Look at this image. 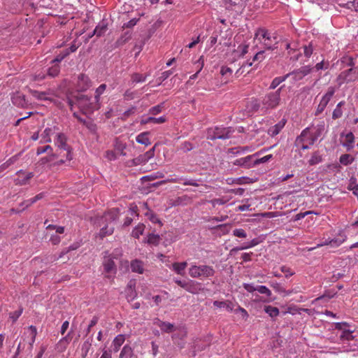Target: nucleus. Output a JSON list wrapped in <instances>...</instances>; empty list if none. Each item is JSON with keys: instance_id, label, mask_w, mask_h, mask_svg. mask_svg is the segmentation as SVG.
<instances>
[{"instance_id": "obj_1", "label": "nucleus", "mask_w": 358, "mask_h": 358, "mask_svg": "<svg viewBox=\"0 0 358 358\" xmlns=\"http://www.w3.org/2000/svg\"><path fill=\"white\" fill-rule=\"evenodd\" d=\"M66 101L71 110H73L74 106L76 105L85 115H91L101 107V103L98 101L87 95L76 96L73 98L67 96Z\"/></svg>"}, {"instance_id": "obj_2", "label": "nucleus", "mask_w": 358, "mask_h": 358, "mask_svg": "<svg viewBox=\"0 0 358 358\" xmlns=\"http://www.w3.org/2000/svg\"><path fill=\"white\" fill-rule=\"evenodd\" d=\"M255 38L266 50H273L278 48V40L276 32H271L265 28H259L255 33Z\"/></svg>"}, {"instance_id": "obj_3", "label": "nucleus", "mask_w": 358, "mask_h": 358, "mask_svg": "<svg viewBox=\"0 0 358 358\" xmlns=\"http://www.w3.org/2000/svg\"><path fill=\"white\" fill-rule=\"evenodd\" d=\"M215 273L214 268L206 264L196 265L192 263L189 268V275L192 278L208 279L214 276Z\"/></svg>"}, {"instance_id": "obj_4", "label": "nucleus", "mask_w": 358, "mask_h": 358, "mask_svg": "<svg viewBox=\"0 0 358 358\" xmlns=\"http://www.w3.org/2000/svg\"><path fill=\"white\" fill-rule=\"evenodd\" d=\"M67 138L65 134L58 133L55 140V144L57 147V154L59 157H66L70 162L73 159L71 147L67 144Z\"/></svg>"}, {"instance_id": "obj_5", "label": "nucleus", "mask_w": 358, "mask_h": 358, "mask_svg": "<svg viewBox=\"0 0 358 358\" xmlns=\"http://www.w3.org/2000/svg\"><path fill=\"white\" fill-rule=\"evenodd\" d=\"M285 85L280 87L275 91L266 93L262 100V108L272 110L276 108L281 101L280 94Z\"/></svg>"}, {"instance_id": "obj_6", "label": "nucleus", "mask_w": 358, "mask_h": 358, "mask_svg": "<svg viewBox=\"0 0 358 358\" xmlns=\"http://www.w3.org/2000/svg\"><path fill=\"white\" fill-rule=\"evenodd\" d=\"M234 131L231 127H215L207 130L206 137L210 141L226 140L231 138Z\"/></svg>"}, {"instance_id": "obj_7", "label": "nucleus", "mask_w": 358, "mask_h": 358, "mask_svg": "<svg viewBox=\"0 0 358 358\" xmlns=\"http://www.w3.org/2000/svg\"><path fill=\"white\" fill-rule=\"evenodd\" d=\"M336 91V88L333 86H330L328 87L327 92L324 94V95L322 96L319 104L316 107V109L315 110L314 115L315 116H318L320 114H322L327 105L329 104V101L331 100L333 96H334V94Z\"/></svg>"}, {"instance_id": "obj_8", "label": "nucleus", "mask_w": 358, "mask_h": 358, "mask_svg": "<svg viewBox=\"0 0 358 358\" xmlns=\"http://www.w3.org/2000/svg\"><path fill=\"white\" fill-rule=\"evenodd\" d=\"M271 148V147L266 150L263 149L253 155H248L245 157H241V158L237 159L234 160L232 163L234 166L243 167L244 169H250L251 167L255 166V164H254V158L255 157L259 156L261 153L270 150Z\"/></svg>"}, {"instance_id": "obj_9", "label": "nucleus", "mask_w": 358, "mask_h": 358, "mask_svg": "<svg viewBox=\"0 0 358 358\" xmlns=\"http://www.w3.org/2000/svg\"><path fill=\"white\" fill-rule=\"evenodd\" d=\"M335 329L341 331L340 338L343 341H351L354 338L352 334L355 331L354 329H352L350 324L347 322H336L335 323Z\"/></svg>"}, {"instance_id": "obj_10", "label": "nucleus", "mask_w": 358, "mask_h": 358, "mask_svg": "<svg viewBox=\"0 0 358 358\" xmlns=\"http://www.w3.org/2000/svg\"><path fill=\"white\" fill-rule=\"evenodd\" d=\"M313 70V69L310 65H306L287 74H289V77H292L293 82L295 83L302 80L305 76L310 74Z\"/></svg>"}, {"instance_id": "obj_11", "label": "nucleus", "mask_w": 358, "mask_h": 358, "mask_svg": "<svg viewBox=\"0 0 358 358\" xmlns=\"http://www.w3.org/2000/svg\"><path fill=\"white\" fill-rule=\"evenodd\" d=\"M347 236L344 232L340 231L339 234L334 238H328L322 241L317 245L319 247L324 245H331V247H338L341 245L346 239Z\"/></svg>"}, {"instance_id": "obj_12", "label": "nucleus", "mask_w": 358, "mask_h": 358, "mask_svg": "<svg viewBox=\"0 0 358 358\" xmlns=\"http://www.w3.org/2000/svg\"><path fill=\"white\" fill-rule=\"evenodd\" d=\"M45 192H41V193L38 194L37 195H36L34 197L27 199V200H25L23 202L20 203V206L22 207L21 211L24 210L29 206H31L33 203H36L38 200L43 199V197H45ZM11 211H13L15 213H19L20 212V210H15L14 208H12Z\"/></svg>"}, {"instance_id": "obj_13", "label": "nucleus", "mask_w": 358, "mask_h": 358, "mask_svg": "<svg viewBox=\"0 0 358 358\" xmlns=\"http://www.w3.org/2000/svg\"><path fill=\"white\" fill-rule=\"evenodd\" d=\"M91 81L87 76L80 73L78 76L77 87L79 91H86L91 87Z\"/></svg>"}, {"instance_id": "obj_14", "label": "nucleus", "mask_w": 358, "mask_h": 358, "mask_svg": "<svg viewBox=\"0 0 358 358\" xmlns=\"http://www.w3.org/2000/svg\"><path fill=\"white\" fill-rule=\"evenodd\" d=\"M325 130V123L324 121H321L316 126L313 127L312 134L313 136L311 139H310V145H313L315 142L318 139L319 137L322 136Z\"/></svg>"}, {"instance_id": "obj_15", "label": "nucleus", "mask_w": 358, "mask_h": 358, "mask_svg": "<svg viewBox=\"0 0 358 358\" xmlns=\"http://www.w3.org/2000/svg\"><path fill=\"white\" fill-rule=\"evenodd\" d=\"M183 289L193 294L199 293L201 289V283L190 279L186 280Z\"/></svg>"}, {"instance_id": "obj_16", "label": "nucleus", "mask_w": 358, "mask_h": 358, "mask_svg": "<svg viewBox=\"0 0 358 358\" xmlns=\"http://www.w3.org/2000/svg\"><path fill=\"white\" fill-rule=\"evenodd\" d=\"M103 266L104 271L107 273H113L115 274L117 272V268L116 265L115 264V262L113 261V258L110 256L104 257L103 261Z\"/></svg>"}, {"instance_id": "obj_17", "label": "nucleus", "mask_w": 358, "mask_h": 358, "mask_svg": "<svg viewBox=\"0 0 358 358\" xmlns=\"http://www.w3.org/2000/svg\"><path fill=\"white\" fill-rule=\"evenodd\" d=\"M12 103L20 108H27L28 101L25 99V96L20 92L14 94L11 98Z\"/></svg>"}, {"instance_id": "obj_18", "label": "nucleus", "mask_w": 358, "mask_h": 358, "mask_svg": "<svg viewBox=\"0 0 358 358\" xmlns=\"http://www.w3.org/2000/svg\"><path fill=\"white\" fill-rule=\"evenodd\" d=\"M353 72V69L350 68L348 70L342 71L338 76L337 80L338 82L339 85H341L344 83L351 82L355 80V78L352 76V73Z\"/></svg>"}, {"instance_id": "obj_19", "label": "nucleus", "mask_w": 358, "mask_h": 358, "mask_svg": "<svg viewBox=\"0 0 358 358\" xmlns=\"http://www.w3.org/2000/svg\"><path fill=\"white\" fill-rule=\"evenodd\" d=\"M313 136L312 132L309 131V128H306L303 129L300 136H299L296 139V145H300L301 143H306L310 145V139H311Z\"/></svg>"}, {"instance_id": "obj_20", "label": "nucleus", "mask_w": 358, "mask_h": 358, "mask_svg": "<svg viewBox=\"0 0 358 358\" xmlns=\"http://www.w3.org/2000/svg\"><path fill=\"white\" fill-rule=\"evenodd\" d=\"M18 178L15 180L16 185H24L28 183V181L34 177V173L30 172L25 174L22 170H20L16 173Z\"/></svg>"}, {"instance_id": "obj_21", "label": "nucleus", "mask_w": 358, "mask_h": 358, "mask_svg": "<svg viewBox=\"0 0 358 358\" xmlns=\"http://www.w3.org/2000/svg\"><path fill=\"white\" fill-rule=\"evenodd\" d=\"M286 121L282 120L268 129V134L272 137L278 135L285 127Z\"/></svg>"}, {"instance_id": "obj_22", "label": "nucleus", "mask_w": 358, "mask_h": 358, "mask_svg": "<svg viewBox=\"0 0 358 358\" xmlns=\"http://www.w3.org/2000/svg\"><path fill=\"white\" fill-rule=\"evenodd\" d=\"M124 341L125 337L124 335L123 334H119L117 336H115L111 344V350H113L114 352H117V351H119L120 347L124 343Z\"/></svg>"}, {"instance_id": "obj_23", "label": "nucleus", "mask_w": 358, "mask_h": 358, "mask_svg": "<svg viewBox=\"0 0 358 358\" xmlns=\"http://www.w3.org/2000/svg\"><path fill=\"white\" fill-rule=\"evenodd\" d=\"M355 136L352 132H349L345 135V140L342 143V145L346 148L348 152L351 151L354 148Z\"/></svg>"}, {"instance_id": "obj_24", "label": "nucleus", "mask_w": 358, "mask_h": 358, "mask_svg": "<svg viewBox=\"0 0 358 358\" xmlns=\"http://www.w3.org/2000/svg\"><path fill=\"white\" fill-rule=\"evenodd\" d=\"M131 269L132 272L138 273L140 274L143 273L144 272V264L141 260L134 259L131 262Z\"/></svg>"}, {"instance_id": "obj_25", "label": "nucleus", "mask_w": 358, "mask_h": 358, "mask_svg": "<svg viewBox=\"0 0 358 358\" xmlns=\"http://www.w3.org/2000/svg\"><path fill=\"white\" fill-rule=\"evenodd\" d=\"M108 29V24L105 21L100 22L95 27L93 35H96L98 37L103 36Z\"/></svg>"}, {"instance_id": "obj_26", "label": "nucleus", "mask_w": 358, "mask_h": 358, "mask_svg": "<svg viewBox=\"0 0 358 358\" xmlns=\"http://www.w3.org/2000/svg\"><path fill=\"white\" fill-rule=\"evenodd\" d=\"M166 121V119L164 116H161L159 117H148L146 118L143 117L141 120V124H147L148 123L152 122L154 124H162Z\"/></svg>"}, {"instance_id": "obj_27", "label": "nucleus", "mask_w": 358, "mask_h": 358, "mask_svg": "<svg viewBox=\"0 0 358 358\" xmlns=\"http://www.w3.org/2000/svg\"><path fill=\"white\" fill-rule=\"evenodd\" d=\"M131 38V33L130 31H126L122 34L120 37L115 41V47L119 48L122 46L127 43Z\"/></svg>"}, {"instance_id": "obj_28", "label": "nucleus", "mask_w": 358, "mask_h": 358, "mask_svg": "<svg viewBox=\"0 0 358 358\" xmlns=\"http://www.w3.org/2000/svg\"><path fill=\"white\" fill-rule=\"evenodd\" d=\"M288 78H289V74H287V73L282 76H278V77L274 78L272 80L268 89L269 90L276 89L278 85H280L282 83L285 81Z\"/></svg>"}, {"instance_id": "obj_29", "label": "nucleus", "mask_w": 358, "mask_h": 358, "mask_svg": "<svg viewBox=\"0 0 358 358\" xmlns=\"http://www.w3.org/2000/svg\"><path fill=\"white\" fill-rule=\"evenodd\" d=\"M187 266V263L186 262H174L172 264L171 268L177 274L184 275L185 270Z\"/></svg>"}, {"instance_id": "obj_30", "label": "nucleus", "mask_w": 358, "mask_h": 358, "mask_svg": "<svg viewBox=\"0 0 358 358\" xmlns=\"http://www.w3.org/2000/svg\"><path fill=\"white\" fill-rule=\"evenodd\" d=\"M155 324L161 329L162 331L170 333L174 331V325L167 322H163L157 320Z\"/></svg>"}, {"instance_id": "obj_31", "label": "nucleus", "mask_w": 358, "mask_h": 358, "mask_svg": "<svg viewBox=\"0 0 358 358\" xmlns=\"http://www.w3.org/2000/svg\"><path fill=\"white\" fill-rule=\"evenodd\" d=\"M149 132H142L137 135L136 137V141L137 143L145 145H149L151 144V142L148 138Z\"/></svg>"}, {"instance_id": "obj_32", "label": "nucleus", "mask_w": 358, "mask_h": 358, "mask_svg": "<svg viewBox=\"0 0 358 358\" xmlns=\"http://www.w3.org/2000/svg\"><path fill=\"white\" fill-rule=\"evenodd\" d=\"M223 1L226 8L233 9L235 6H243L245 0H223Z\"/></svg>"}, {"instance_id": "obj_33", "label": "nucleus", "mask_w": 358, "mask_h": 358, "mask_svg": "<svg viewBox=\"0 0 358 358\" xmlns=\"http://www.w3.org/2000/svg\"><path fill=\"white\" fill-rule=\"evenodd\" d=\"M55 127H47L44 129L43 133L41 134L42 141L45 143H50L51 142V135L55 133Z\"/></svg>"}, {"instance_id": "obj_34", "label": "nucleus", "mask_w": 358, "mask_h": 358, "mask_svg": "<svg viewBox=\"0 0 358 358\" xmlns=\"http://www.w3.org/2000/svg\"><path fill=\"white\" fill-rule=\"evenodd\" d=\"M213 305H214V306L217 307V308H224L229 312H232L234 308V304L231 301H215L213 302Z\"/></svg>"}, {"instance_id": "obj_35", "label": "nucleus", "mask_w": 358, "mask_h": 358, "mask_svg": "<svg viewBox=\"0 0 358 358\" xmlns=\"http://www.w3.org/2000/svg\"><path fill=\"white\" fill-rule=\"evenodd\" d=\"M322 160V155L320 153L319 151H315L312 154L308 163L310 166H314L321 163Z\"/></svg>"}, {"instance_id": "obj_36", "label": "nucleus", "mask_w": 358, "mask_h": 358, "mask_svg": "<svg viewBox=\"0 0 358 358\" xmlns=\"http://www.w3.org/2000/svg\"><path fill=\"white\" fill-rule=\"evenodd\" d=\"M134 355V351L131 346L125 345L120 354L119 358H131Z\"/></svg>"}, {"instance_id": "obj_37", "label": "nucleus", "mask_w": 358, "mask_h": 358, "mask_svg": "<svg viewBox=\"0 0 358 358\" xmlns=\"http://www.w3.org/2000/svg\"><path fill=\"white\" fill-rule=\"evenodd\" d=\"M148 75H143L138 73H134L131 76V83L135 85L140 83H143L146 80Z\"/></svg>"}, {"instance_id": "obj_38", "label": "nucleus", "mask_w": 358, "mask_h": 358, "mask_svg": "<svg viewBox=\"0 0 358 358\" xmlns=\"http://www.w3.org/2000/svg\"><path fill=\"white\" fill-rule=\"evenodd\" d=\"M264 310L266 313L271 318H275L279 315V309L277 307H273L270 305L264 306Z\"/></svg>"}, {"instance_id": "obj_39", "label": "nucleus", "mask_w": 358, "mask_h": 358, "mask_svg": "<svg viewBox=\"0 0 358 358\" xmlns=\"http://www.w3.org/2000/svg\"><path fill=\"white\" fill-rule=\"evenodd\" d=\"M145 215L147 217V218L152 223L154 224H159L160 226L162 225V222L160 220V219L158 217L156 213H155L153 211L149 210L148 212L145 213Z\"/></svg>"}, {"instance_id": "obj_40", "label": "nucleus", "mask_w": 358, "mask_h": 358, "mask_svg": "<svg viewBox=\"0 0 358 358\" xmlns=\"http://www.w3.org/2000/svg\"><path fill=\"white\" fill-rule=\"evenodd\" d=\"M145 227V224H141V223L138 224L132 230L131 236L133 237H134L135 238H138L140 237V236L143 234Z\"/></svg>"}, {"instance_id": "obj_41", "label": "nucleus", "mask_w": 358, "mask_h": 358, "mask_svg": "<svg viewBox=\"0 0 358 358\" xmlns=\"http://www.w3.org/2000/svg\"><path fill=\"white\" fill-rule=\"evenodd\" d=\"M355 159L349 154L342 155L339 158V162L344 166L351 164L354 162Z\"/></svg>"}, {"instance_id": "obj_42", "label": "nucleus", "mask_w": 358, "mask_h": 358, "mask_svg": "<svg viewBox=\"0 0 358 358\" xmlns=\"http://www.w3.org/2000/svg\"><path fill=\"white\" fill-rule=\"evenodd\" d=\"M262 101L259 102L257 99H252L248 105V108L252 112H257L261 107Z\"/></svg>"}, {"instance_id": "obj_43", "label": "nucleus", "mask_w": 358, "mask_h": 358, "mask_svg": "<svg viewBox=\"0 0 358 358\" xmlns=\"http://www.w3.org/2000/svg\"><path fill=\"white\" fill-rule=\"evenodd\" d=\"M60 71V66L58 64L55 63L48 69V75L50 77H56Z\"/></svg>"}, {"instance_id": "obj_44", "label": "nucleus", "mask_w": 358, "mask_h": 358, "mask_svg": "<svg viewBox=\"0 0 358 358\" xmlns=\"http://www.w3.org/2000/svg\"><path fill=\"white\" fill-rule=\"evenodd\" d=\"M160 241V236L158 234H149L147 238V243L151 245H157Z\"/></svg>"}, {"instance_id": "obj_45", "label": "nucleus", "mask_w": 358, "mask_h": 358, "mask_svg": "<svg viewBox=\"0 0 358 358\" xmlns=\"http://www.w3.org/2000/svg\"><path fill=\"white\" fill-rule=\"evenodd\" d=\"M313 69H315L317 71L322 70H327L329 68V62L324 61V59L320 62H318L315 64L314 67H312Z\"/></svg>"}, {"instance_id": "obj_46", "label": "nucleus", "mask_w": 358, "mask_h": 358, "mask_svg": "<svg viewBox=\"0 0 358 358\" xmlns=\"http://www.w3.org/2000/svg\"><path fill=\"white\" fill-rule=\"evenodd\" d=\"M273 158V155H268L261 158H257V157L254 158V164L255 166L259 165L260 164H264L268 162L269 160Z\"/></svg>"}, {"instance_id": "obj_47", "label": "nucleus", "mask_w": 358, "mask_h": 358, "mask_svg": "<svg viewBox=\"0 0 358 358\" xmlns=\"http://www.w3.org/2000/svg\"><path fill=\"white\" fill-rule=\"evenodd\" d=\"M164 108V103H161L157 106L150 108L148 110L149 114L152 115H156L162 111Z\"/></svg>"}, {"instance_id": "obj_48", "label": "nucleus", "mask_w": 358, "mask_h": 358, "mask_svg": "<svg viewBox=\"0 0 358 358\" xmlns=\"http://www.w3.org/2000/svg\"><path fill=\"white\" fill-rule=\"evenodd\" d=\"M106 89V84H101V85H99L96 88V90L95 91V96H94V98L96 101H98L99 103H100V96L104 92Z\"/></svg>"}, {"instance_id": "obj_49", "label": "nucleus", "mask_w": 358, "mask_h": 358, "mask_svg": "<svg viewBox=\"0 0 358 358\" xmlns=\"http://www.w3.org/2000/svg\"><path fill=\"white\" fill-rule=\"evenodd\" d=\"M248 150L247 147H236L229 150V153L236 155L239 154H243Z\"/></svg>"}, {"instance_id": "obj_50", "label": "nucleus", "mask_w": 358, "mask_h": 358, "mask_svg": "<svg viewBox=\"0 0 358 358\" xmlns=\"http://www.w3.org/2000/svg\"><path fill=\"white\" fill-rule=\"evenodd\" d=\"M343 6L348 9L358 12V0L348 1L346 3L343 4Z\"/></svg>"}, {"instance_id": "obj_51", "label": "nucleus", "mask_w": 358, "mask_h": 358, "mask_svg": "<svg viewBox=\"0 0 358 358\" xmlns=\"http://www.w3.org/2000/svg\"><path fill=\"white\" fill-rule=\"evenodd\" d=\"M113 230L114 228L113 227H109L108 226H105L101 229L99 235L101 238H103L106 236L112 234L113 233Z\"/></svg>"}, {"instance_id": "obj_52", "label": "nucleus", "mask_w": 358, "mask_h": 358, "mask_svg": "<svg viewBox=\"0 0 358 358\" xmlns=\"http://www.w3.org/2000/svg\"><path fill=\"white\" fill-rule=\"evenodd\" d=\"M302 48L303 50L304 56L307 58H310V56L313 55L314 50L312 43H310L308 45H303Z\"/></svg>"}, {"instance_id": "obj_53", "label": "nucleus", "mask_w": 358, "mask_h": 358, "mask_svg": "<svg viewBox=\"0 0 358 358\" xmlns=\"http://www.w3.org/2000/svg\"><path fill=\"white\" fill-rule=\"evenodd\" d=\"M69 55V52L67 50H62L59 55H57L55 58L52 61V63H59L61 62L64 58H66Z\"/></svg>"}, {"instance_id": "obj_54", "label": "nucleus", "mask_w": 358, "mask_h": 358, "mask_svg": "<svg viewBox=\"0 0 358 358\" xmlns=\"http://www.w3.org/2000/svg\"><path fill=\"white\" fill-rule=\"evenodd\" d=\"M257 291L259 292L260 294H265L268 297H271V291L264 285H257Z\"/></svg>"}, {"instance_id": "obj_55", "label": "nucleus", "mask_w": 358, "mask_h": 358, "mask_svg": "<svg viewBox=\"0 0 358 358\" xmlns=\"http://www.w3.org/2000/svg\"><path fill=\"white\" fill-rule=\"evenodd\" d=\"M234 313H235L236 314L239 313V314L241 315V317H242L244 320H246L248 318V317H249V315H248V313L247 310H246L245 308H243L241 307L240 306H238V308H236L235 310H234Z\"/></svg>"}, {"instance_id": "obj_56", "label": "nucleus", "mask_w": 358, "mask_h": 358, "mask_svg": "<svg viewBox=\"0 0 358 358\" xmlns=\"http://www.w3.org/2000/svg\"><path fill=\"white\" fill-rule=\"evenodd\" d=\"M146 162L143 155L138 156L137 157L131 160V165L138 166L141 164H145Z\"/></svg>"}, {"instance_id": "obj_57", "label": "nucleus", "mask_w": 358, "mask_h": 358, "mask_svg": "<svg viewBox=\"0 0 358 358\" xmlns=\"http://www.w3.org/2000/svg\"><path fill=\"white\" fill-rule=\"evenodd\" d=\"M32 95L38 100H48L47 94L45 92L33 91Z\"/></svg>"}, {"instance_id": "obj_58", "label": "nucleus", "mask_w": 358, "mask_h": 358, "mask_svg": "<svg viewBox=\"0 0 358 358\" xmlns=\"http://www.w3.org/2000/svg\"><path fill=\"white\" fill-rule=\"evenodd\" d=\"M184 185H191L194 187H198L199 184L197 183V180L192 178H186L183 177V179L181 182Z\"/></svg>"}, {"instance_id": "obj_59", "label": "nucleus", "mask_w": 358, "mask_h": 358, "mask_svg": "<svg viewBox=\"0 0 358 358\" xmlns=\"http://www.w3.org/2000/svg\"><path fill=\"white\" fill-rule=\"evenodd\" d=\"M232 234L234 236H236L238 238H245L247 237V234H246L245 231L243 229H241V228L235 229L234 230H233Z\"/></svg>"}, {"instance_id": "obj_60", "label": "nucleus", "mask_w": 358, "mask_h": 358, "mask_svg": "<svg viewBox=\"0 0 358 358\" xmlns=\"http://www.w3.org/2000/svg\"><path fill=\"white\" fill-rule=\"evenodd\" d=\"M194 148L193 145L189 141H185L180 145V149L184 152H187L192 150Z\"/></svg>"}, {"instance_id": "obj_61", "label": "nucleus", "mask_w": 358, "mask_h": 358, "mask_svg": "<svg viewBox=\"0 0 358 358\" xmlns=\"http://www.w3.org/2000/svg\"><path fill=\"white\" fill-rule=\"evenodd\" d=\"M92 345V339H87L82 345L81 351L88 353Z\"/></svg>"}, {"instance_id": "obj_62", "label": "nucleus", "mask_w": 358, "mask_h": 358, "mask_svg": "<svg viewBox=\"0 0 358 358\" xmlns=\"http://www.w3.org/2000/svg\"><path fill=\"white\" fill-rule=\"evenodd\" d=\"M136 110V106H131V108H129L128 110H127L126 111H124L123 113L122 119V120H126L130 115L134 114Z\"/></svg>"}, {"instance_id": "obj_63", "label": "nucleus", "mask_w": 358, "mask_h": 358, "mask_svg": "<svg viewBox=\"0 0 358 358\" xmlns=\"http://www.w3.org/2000/svg\"><path fill=\"white\" fill-rule=\"evenodd\" d=\"M343 115V110L338 107H336L332 113V119L337 120L341 118Z\"/></svg>"}, {"instance_id": "obj_64", "label": "nucleus", "mask_w": 358, "mask_h": 358, "mask_svg": "<svg viewBox=\"0 0 358 358\" xmlns=\"http://www.w3.org/2000/svg\"><path fill=\"white\" fill-rule=\"evenodd\" d=\"M126 148V145L122 143H117L115 145V149L120 155L125 156L126 152H124V150Z\"/></svg>"}]
</instances>
